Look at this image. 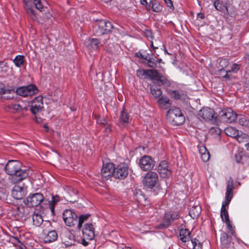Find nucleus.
<instances>
[{
  "mask_svg": "<svg viewBox=\"0 0 249 249\" xmlns=\"http://www.w3.org/2000/svg\"><path fill=\"white\" fill-rule=\"evenodd\" d=\"M7 174L11 176V181L13 184H17L26 178L30 170L22 167V163L18 160H9L4 167Z\"/></svg>",
  "mask_w": 249,
  "mask_h": 249,
  "instance_id": "obj_1",
  "label": "nucleus"
},
{
  "mask_svg": "<svg viewBox=\"0 0 249 249\" xmlns=\"http://www.w3.org/2000/svg\"><path fill=\"white\" fill-rule=\"evenodd\" d=\"M229 61L226 58L221 59L219 62V68L217 74H221L220 76L222 78H230V77H234V73H237L240 69V66L237 64H232L231 69L226 70L228 66Z\"/></svg>",
  "mask_w": 249,
  "mask_h": 249,
  "instance_id": "obj_2",
  "label": "nucleus"
},
{
  "mask_svg": "<svg viewBox=\"0 0 249 249\" xmlns=\"http://www.w3.org/2000/svg\"><path fill=\"white\" fill-rule=\"evenodd\" d=\"M24 7L27 10L28 16L33 20L37 19L35 13L33 9L34 5L39 11L42 12L45 10L44 0H23Z\"/></svg>",
  "mask_w": 249,
  "mask_h": 249,
  "instance_id": "obj_3",
  "label": "nucleus"
},
{
  "mask_svg": "<svg viewBox=\"0 0 249 249\" xmlns=\"http://www.w3.org/2000/svg\"><path fill=\"white\" fill-rule=\"evenodd\" d=\"M167 119L172 125H179L182 124L185 118L181 110L176 107H171L167 112Z\"/></svg>",
  "mask_w": 249,
  "mask_h": 249,
  "instance_id": "obj_4",
  "label": "nucleus"
},
{
  "mask_svg": "<svg viewBox=\"0 0 249 249\" xmlns=\"http://www.w3.org/2000/svg\"><path fill=\"white\" fill-rule=\"evenodd\" d=\"M113 28L111 23L107 20H96L93 25V31L97 36L107 34Z\"/></svg>",
  "mask_w": 249,
  "mask_h": 249,
  "instance_id": "obj_5",
  "label": "nucleus"
},
{
  "mask_svg": "<svg viewBox=\"0 0 249 249\" xmlns=\"http://www.w3.org/2000/svg\"><path fill=\"white\" fill-rule=\"evenodd\" d=\"M135 57L138 58L139 61L148 67L155 69L156 67V61L151 53H149L146 51L141 50L135 53Z\"/></svg>",
  "mask_w": 249,
  "mask_h": 249,
  "instance_id": "obj_6",
  "label": "nucleus"
},
{
  "mask_svg": "<svg viewBox=\"0 0 249 249\" xmlns=\"http://www.w3.org/2000/svg\"><path fill=\"white\" fill-rule=\"evenodd\" d=\"M179 217L178 213L177 212H170L165 213L162 217L161 223L157 225V229H164L167 228Z\"/></svg>",
  "mask_w": 249,
  "mask_h": 249,
  "instance_id": "obj_7",
  "label": "nucleus"
},
{
  "mask_svg": "<svg viewBox=\"0 0 249 249\" xmlns=\"http://www.w3.org/2000/svg\"><path fill=\"white\" fill-rule=\"evenodd\" d=\"M82 233L83 237L81 239V243L84 246H87L89 245V241L92 240L95 236L92 224H85L82 229Z\"/></svg>",
  "mask_w": 249,
  "mask_h": 249,
  "instance_id": "obj_8",
  "label": "nucleus"
},
{
  "mask_svg": "<svg viewBox=\"0 0 249 249\" xmlns=\"http://www.w3.org/2000/svg\"><path fill=\"white\" fill-rule=\"evenodd\" d=\"M213 2L214 8L222 13L227 14L231 16H234L235 14L234 10H231L228 8L229 5V0H211Z\"/></svg>",
  "mask_w": 249,
  "mask_h": 249,
  "instance_id": "obj_9",
  "label": "nucleus"
},
{
  "mask_svg": "<svg viewBox=\"0 0 249 249\" xmlns=\"http://www.w3.org/2000/svg\"><path fill=\"white\" fill-rule=\"evenodd\" d=\"M218 117L221 121L227 123H231L237 118L235 112L231 108L223 109L219 112Z\"/></svg>",
  "mask_w": 249,
  "mask_h": 249,
  "instance_id": "obj_10",
  "label": "nucleus"
},
{
  "mask_svg": "<svg viewBox=\"0 0 249 249\" xmlns=\"http://www.w3.org/2000/svg\"><path fill=\"white\" fill-rule=\"evenodd\" d=\"M44 200L43 195L40 193L30 194L24 200V203L29 207H36Z\"/></svg>",
  "mask_w": 249,
  "mask_h": 249,
  "instance_id": "obj_11",
  "label": "nucleus"
},
{
  "mask_svg": "<svg viewBox=\"0 0 249 249\" xmlns=\"http://www.w3.org/2000/svg\"><path fill=\"white\" fill-rule=\"evenodd\" d=\"M63 219L68 227H73L77 223V215L71 210H66L63 213Z\"/></svg>",
  "mask_w": 249,
  "mask_h": 249,
  "instance_id": "obj_12",
  "label": "nucleus"
},
{
  "mask_svg": "<svg viewBox=\"0 0 249 249\" xmlns=\"http://www.w3.org/2000/svg\"><path fill=\"white\" fill-rule=\"evenodd\" d=\"M38 90L35 85H29L27 86L18 88L16 90L17 93L23 97L32 96L38 93Z\"/></svg>",
  "mask_w": 249,
  "mask_h": 249,
  "instance_id": "obj_13",
  "label": "nucleus"
},
{
  "mask_svg": "<svg viewBox=\"0 0 249 249\" xmlns=\"http://www.w3.org/2000/svg\"><path fill=\"white\" fill-rule=\"evenodd\" d=\"M128 174V166L125 162H122L115 168L113 176L119 179H124Z\"/></svg>",
  "mask_w": 249,
  "mask_h": 249,
  "instance_id": "obj_14",
  "label": "nucleus"
},
{
  "mask_svg": "<svg viewBox=\"0 0 249 249\" xmlns=\"http://www.w3.org/2000/svg\"><path fill=\"white\" fill-rule=\"evenodd\" d=\"M139 166L143 171L152 169L155 165L154 160L149 156H144L139 160Z\"/></svg>",
  "mask_w": 249,
  "mask_h": 249,
  "instance_id": "obj_15",
  "label": "nucleus"
},
{
  "mask_svg": "<svg viewBox=\"0 0 249 249\" xmlns=\"http://www.w3.org/2000/svg\"><path fill=\"white\" fill-rule=\"evenodd\" d=\"M115 167L114 164L108 162L104 164L101 170V176L103 179L108 180L112 176L114 172Z\"/></svg>",
  "mask_w": 249,
  "mask_h": 249,
  "instance_id": "obj_16",
  "label": "nucleus"
},
{
  "mask_svg": "<svg viewBox=\"0 0 249 249\" xmlns=\"http://www.w3.org/2000/svg\"><path fill=\"white\" fill-rule=\"evenodd\" d=\"M143 184L145 188L153 189L156 185V173L148 172L143 179Z\"/></svg>",
  "mask_w": 249,
  "mask_h": 249,
  "instance_id": "obj_17",
  "label": "nucleus"
},
{
  "mask_svg": "<svg viewBox=\"0 0 249 249\" xmlns=\"http://www.w3.org/2000/svg\"><path fill=\"white\" fill-rule=\"evenodd\" d=\"M43 108V97L38 96L34 98L30 105V110L32 113L36 114L40 112Z\"/></svg>",
  "mask_w": 249,
  "mask_h": 249,
  "instance_id": "obj_18",
  "label": "nucleus"
},
{
  "mask_svg": "<svg viewBox=\"0 0 249 249\" xmlns=\"http://www.w3.org/2000/svg\"><path fill=\"white\" fill-rule=\"evenodd\" d=\"M12 196L16 199H21L26 194L25 189L23 187V184H16L12 190Z\"/></svg>",
  "mask_w": 249,
  "mask_h": 249,
  "instance_id": "obj_19",
  "label": "nucleus"
},
{
  "mask_svg": "<svg viewBox=\"0 0 249 249\" xmlns=\"http://www.w3.org/2000/svg\"><path fill=\"white\" fill-rule=\"evenodd\" d=\"M198 115L205 121H213L214 118V111L208 107H203L200 110Z\"/></svg>",
  "mask_w": 249,
  "mask_h": 249,
  "instance_id": "obj_20",
  "label": "nucleus"
},
{
  "mask_svg": "<svg viewBox=\"0 0 249 249\" xmlns=\"http://www.w3.org/2000/svg\"><path fill=\"white\" fill-rule=\"evenodd\" d=\"M233 180L231 178H230L227 182L225 201L222 203L224 205H229L231 202L233 196Z\"/></svg>",
  "mask_w": 249,
  "mask_h": 249,
  "instance_id": "obj_21",
  "label": "nucleus"
},
{
  "mask_svg": "<svg viewBox=\"0 0 249 249\" xmlns=\"http://www.w3.org/2000/svg\"><path fill=\"white\" fill-rule=\"evenodd\" d=\"M158 172L162 178H166L170 174V171L168 169V163L165 161H162L159 165Z\"/></svg>",
  "mask_w": 249,
  "mask_h": 249,
  "instance_id": "obj_22",
  "label": "nucleus"
},
{
  "mask_svg": "<svg viewBox=\"0 0 249 249\" xmlns=\"http://www.w3.org/2000/svg\"><path fill=\"white\" fill-rule=\"evenodd\" d=\"M12 213L13 216L17 219H20L24 215V208L22 205H15L12 207Z\"/></svg>",
  "mask_w": 249,
  "mask_h": 249,
  "instance_id": "obj_23",
  "label": "nucleus"
},
{
  "mask_svg": "<svg viewBox=\"0 0 249 249\" xmlns=\"http://www.w3.org/2000/svg\"><path fill=\"white\" fill-rule=\"evenodd\" d=\"M44 236L43 239L44 242L45 243H50L53 242L57 240L58 235L56 231L54 230H52L45 233V231H43Z\"/></svg>",
  "mask_w": 249,
  "mask_h": 249,
  "instance_id": "obj_24",
  "label": "nucleus"
},
{
  "mask_svg": "<svg viewBox=\"0 0 249 249\" xmlns=\"http://www.w3.org/2000/svg\"><path fill=\"white\" fill-rule=\"evenodd\" d=\"M156 70L139 69L137 71V75L139 78H155Z\"/></svg>",
  "mask_w": 249,
  "mask_h": 249,
  "instance_id": "obj_25",
  "label": "nucleus"
},
{
  "mask_svg": "<svg viewBox=\"0 0 249 249\" xmlns=\"http://www.w3.org/2000/svg\"><path fill=\"white\" fill-rule=\"evenodd\" d=\"M191 232L187 229H181L179 231V239L182 242L189 241Z\"/></svg>",
  "mask_w": 249,
  "mask_h": 249,
  "instance_id": "obj_26",
  "label": "nucleus"
},
{
  "mask_svg": "<svg viewBox=\"0 0 249 249\" xmlns=\"http://www.w3.org/2000/svg\"><path fill=\"white\" fill-rule=\"evenodd\" d=\"M201 212V207L199 205H196L190 209L189 215L192 218L195 219L199 215Z\"/></svg>",
  "mask_w": 249,
  "mask_h": 249,
  "instance_id": "obj_27",
  "label": "nucleus"
},
{
  "mask_svg": "<svg viewBox=\"0 0 249 249\" xmlns=\"http://www.w3.org/2000/svg\"><path fill=\"white\" fill-rule=\"evenodd\" d=\"M198 151L202 160L204 162L207 161L209 160L210 155L206 147L204 146H200Z\"/></svg>",
  "mask_w": 249,
  "mask_h": 249,
  "instance_id": "obj_28",
  "label": "nucleus"
},
{
  "mask_svg": "<svg viewBox=\"0 0 249 249\" xmlns=\"http://www.w3.org/2000/svg\"><path fill=\"white\" fill-rule=\"evenodd\" d=\"M33 225L36 227H39L43 222L42 215L38 213H34L32 215Z\"/></svg>",
  "mask_w": 249,
  "mask_h": 249,
  "instance_id": "obj_29",
  "label": "nucleus"
},
{
  "mask_svg": "<svg viewBox=\"0 0 249 249\" xmlns=\"http://www.w3.org/2000/svg\"><path fill=\"white\" fill-rule=\"evenodd\" d=\"M13 62L16 67L21 68L26 62L25 56L23 55H18L14 59Z\"/></svg>",
  "mask_w": 249,
  "mask_h": 249,
  "instance_id": "obj_30",
  "label": "nucleus"
},
{
  "mask_svg": "<svg viewBox=\"0 0 249 249\" xmlns=\"http://www.w3.org/2000/svg\"><path fill=\"white\" fill-rule=\"evenodd\" d=\"M225 132L227 136L235 138L239 136V131L233 127H228L225 129Z\"/></svg>",
  "mask_w": 249,
  "mask_h": 249,
  "instance_id": "obj_31",
  "label": "nucleus"
},
{
  "mask_svg": "<svg viewBox=\"0 0 249 249\" xmlns=\"http://www.w3.org/2000/svg\"><path fill=\"white\" fill-rule=\"evenodd\" d=\"M60 201V197L56 195L52 196V199L49 202V206L51 212L53 213H54V206L55 205Z\"/></svg>",
  "mask_w": 249,
  "mask_h": 249,
  "instance_id": "obj_32",
  "label": "nucleus"
},
{
  "mask_svg": "<svg viewBox=\"0 0 249 249\" xmlns=\"http://www.w3.org/2000/svg\"><path fill=\"white\" fill-rule=\"evenodd\" d=\"M220 240L222 245L224 248H229V245L231 244V237H229L226 233H223L221 234Z\"/></svg>",
  "mask_w": 249,
  "mask_h": 249,
  "instance_id": "obj_33",
  "label": "nucleus"
},
{
  "mask_svg": "<svg viewBox=\"0 0 249 249\" xmlns=\"http://www.w3.org/2000/svg\"><path fill=\"white\" fill-rule=\"evenodd\" d=\"M228 205H224V204H222L221 209V217L222 218V221H224L225 223L230 221L228 213L226 209V206Z\"/></svg>",
  "mask_w": 249,
  "mask_h": 249,
  "instance_id": "obj_34",
  "label": "nucleus"
},
{
  "mask_svg": "<svg viewBox=\"0 0 249 249\" xmlns=\"http://www.w3.org/2000/svg\"><path fill=\"white\" fill-rule=\"evenodd\" d=\"M159 106L160 107L163 109H166L170 106L169 100L167 98H161L159 99Z\"/></svg>",
  "mask_w": 249,
  "mask_h": 249,
  "instance_id": "obj_35",
  "label": "nucleus"
},
{
  "mask_svg": "<svg viewBox=\"0 0 249 249\" xmlns=\"http://www.w3.org/2000/svg\"><path fill=\"white\" fill-rule=\"evenodd\" d=\"M90 215L89 214H83L79 216L78 220L77 219V228L80 230L83 223L87 221L89 218Z\"/></svg>",
  "mask_w": 249,
  "mask_h": 249,
  "instance_id": "obj_36",
  "label": "nucleus"
},
{
  "mask_svg": "<svg viewBox=\"0 0 249 249\" xmlns=\"http://www.w3.org/2000/svg\"><path fill=\"white\" fill-rule=\"evenodd\" d=\"M129 115L128 113L124 110H123L121 112L120 117V122L122 125H124L128 123Z\"/></svg>",
  "mask_w": 249,
  "mask_h": 249,
  "instance_id": "obj_37",
  "label": "nucleus"
},
{
  "mask_svg": "<svg viewBox=\"0 0 249 249\" xmlns=\"http://www.w3.org/2000/svg\"><path fill=\"white\" fill-rule=\"evenodd\" d=\"M191 241L193 249H202V243L196 238H191Z\"/></svg>",
  "mask_w": 249,
  "mask_h": 249,
  "instance_id": "obj_38",
  "label": "nucleus"
},
{
  "mask_svg": "<svg viewBox=\"0 0 249 249\" xmlns=\"http://www.w3.org/2000/svg\"><path fill=\"white\" fill-rule=\"evenodd\" d=\"M8 93L9 95L7 96H4L7 99H11L14 98L15 94V90L14 89H6L4 88V92L0 94L1 95H5Z\"/></svg>",
  "mask_w": 249,
  "mask_h": 249,
  "instance_id": "obj_39",
  "label": "nucleus"
},
{
  "mask_svg": "<svg viewBox=\"0 0 249 249\" xmlns=\"http://www.w3.org/2000/svg\"><path fill=\"white\" fill-rule=\"evenodd\" d=\"M239 123L243 126H248L249 124V121L247 119L246 117L242 115L238 116Z\"/></svg>",
  "mask_w": 249,
  "mask_h": 249,
  "instance_id": "obj_40",
  "label": "nucleus"
},
{
  "mask_svg": "<svg viewBox=\"0 0 249 249\" xmlns=\"http://www.w3.org/2000/svg\"><path fill=\"white\" fill-rule=\"evenodd\" d=\"M99 44V41L98 39L92 38L90 40L89 45L90 46L93 50H95L98 48Z\"/></svg>",
  "mask_w": 249,
  "mask_h": 249,
  "instance_id": "obj_41",
  "label": "nucleus"
},
{
  "mask_svg": "<svg viewBox=\"0 0 249 249\" xmlns=\"http://www.w3.org/2000/svg\"><path fill=\"white\" fill-rule=\"evenodd\" d=\"M243 154L241 151H237L234 154V159L237 163H242Z\"/></svg>",
  "mask_w": 249,
  "mask_h": 249,
  "instance_id": "obj_42",
  "label": "nucleus"
},
{
  "mask_svg": "<svg viewBox=\"0 0 249 249\" xmlns=\"http://www.w3.org/2000/svg\"><path fill=\"white\" fill-rule=\"evenodd\" d=\"M9 107L11 110L16 112L19 111L23 109V107L19 104H11Z\"/></svg>",
  "mask_w": 249,
  "mask_h": 249,
  "instance_id": "obj_43",
  "label": "nucleus"
},
{
  "mask_svg": "<svg viewBox=\"0 0 249 249\" xmlns=\"http://www.w3.org/2000/svg\"><path fill=\"white\" fill-rule=\"evenodd\" d=\"M225 223L227 226V228H228V230L231 232V233L232 235L235 236V231H234V227H232V226L230 223V221H228V222H226Z\"/></svg>",
  "mask_w": 249,
  "mask_h": 249,
  "instance_id": "obj_44",
  "label": "nucleus"
},
{
  "mask_svg": "<svg viewBox=\"0 0 249 249\" xmlns=\"http://www.w3.org/2000/svg\"><path fill=\"white\" fill-rule=\"evenodd\" d=\"M135 197L136 200L140 203H142V199H144V196L143 195H142L141 194V193H139V192L136 193V194L135 196Z\"/></svg>",
  "mask_w": 249,
  "mask_h": 249,
  "instance_id": "obj_45",
  "label": "nucleus"
},
{
  "mask_svg": "<svg viewBox=\"0 0 249 249\" xmlns=\"http://www.w3.org/2000/svg\"><path fill=\"white\" fill-rule=\"evenodd\" d=\"M17 241V246L20 249H25L26 248L25 246L22 244L19 240L16 239Z\"/></svg>",
  "mask_w": 249,
  "mask_h": 249,
  "instance_id": "obj_46",
  "label": "nucleus"
},
{
  "mask_svg": "<svg viewBox=\"0 0 249 249\" xmlns=\"http://www.w3.org/2000/svg\"><path fill=\"white\" fill-rule=\"evenodd\" d=\"M173 96L174 98L176 99H180L181 95L178 91H173Z\"/></svg>",
  "mask_w": 249,
  "mask_h": 249,
  "instance_id": "obj_47",
  "label": "nucleus"
},
{
  "mask_svg": "<svg viewBox=\"0 0 249 249\" xmlns=\"http://www.w3.org/2000/svg\"><path fill=\"white\" fill-rule=\"evenodd\" d=\"M4 190L3 189H0V199H4L6 197V194L3 192Z\"/></svg>",
  "mask_w": 249,
  "mask_h": 249,
  "instance_id": "obj_48",
  "label": "nucleus"
},
{
  "mask_svg": "<svg viewBox=\"0 0 249 249\" xmlns=\"http://www.w3.org/2000/svg\"><path fill=\"white\" fill-rule=\"evenodd\" d=\"M104 127H105L104 131L107 134L109 133L111 131V127L108 124H106L104 126Z\"/></svg>",
  "mask_w": 249,
  "mask_h": 249,
  "instance_id": "obj_49",
  "label": "nucleus"
},
{
  "mask_svg": "<svg viewBox=\"0 0 249 249\" xmlns=\"http://www.w3.org/2000/svg\"><path fill=\"white\" fill-rule=\"evenodd\" d=\"M165 3L167 4V6L169 7H173V5L171 0H163Z\"/></svg>",
  "mask_w": 249,
  "mask_h": 249,
  "instance_id": "obj_50",
  "label": "nucleus"
},
{
  "mask_svg": "<svg viewBox=\"0 0 249 249\" xmlns=\"http://www.w3.org/2000/svg\"><path fill=\"white\" fill-rule=\"evenodd\" d=\"M97 123L99 124H101L105 126L106 124V121L104 119H97Z\"/></svg>",
  "mask_w": 249,
  "mask_h": 249,
  "instance_id": "obj_51",
  "label": "nucleus"
},
{
  "mask_svg": "<svg viewBox=\"0 0 249 249\" xmlns=\"http://www.w3.org/2000/svg\"><path fill=\"white\" fill-rule=\"evenodd\" d=\"M151 7V9L153 12H156V7L154 6V3L153 1H151L149 4V8Z\"/></svg>",
  "mask_w": 249,
  "mask_h": 249,
  "instance_id": "obj_52",
  "label": "nucleus"
},
{
  "mask_svg": "<svg viewBox=\"0 0 249 249\" xmlns=\"http://www.w3.org/2000/svg\"><path fill=\"white\" fill-rule=\"evenodd\" d=\"M145 34L146 36L148 38L150 37V38L152 39L153 38V36L152 35V33L150 31H146L145 33Z\"/></svg>",
  "mask_w": 249,
  "mask_h": 249,
  "instance_id": "obj_53",
  "label": "nucleus"
},
{
  "mask_svg": "<svg viewBox=\"0 0 249 249\" xmlns=\"http://www.w3.org/2000/svg\"><path fill=\"white\" fill-rule=\"evenodd\" d=\"M4 85L0 83V94L3 93L4 92Z\"/></svg>",
  "mask_w": 249,
  "mask_h": 249,
  "instance_id": "obj_54",
  "label": "nucleus"
},
{
  "mask_svg": "<svg viewBox=\"0 0 249 249\" xmlns=\"http://www.w3.org/2000/svg\"><path fill=\"white\" fill-rule=\"evenodd\" d=\"M245 61L249 65V54H246L245 56Z\"/></svg>",
  "mask_w": 249,
  "mask_h": 249,
  "instance_id": "obj_55",
  "label": "nucleus"
},
{
  "mask_svg": "<svg viewBox=\"0 0 249 249\" xmlns=\"http://www.w3.org/2000/svg\"><path fill=\"white\" fill-rule=\"evenodd\" d=\"M150 89H151V94L153 95V96L154 97H155V95H156V89H154L152 88H150Z\"/></svg>",
  "mask_w": 249,
  "mask_h": 249,
  "instance_id": "obj_56",
  "label": "nucleus"
},
{
  "mask_svg": "<svg viewBox=\"0 0 249 249\" xmlns=\"http://www.w3.org/2000/svg\"><path fill=\"white\" fill-rule=\"evenodd\" d=\"M157 78H163V76L158 71V70H157V75H156Z\"/></svg>",
  "mask_w": 249,
  "mask_h": 249,
  "instance_id": "obj_57",
  "label": "nucleus"
},
{
  "mask_svg": "<svg viewBox=\"0 0 249 249\" xmlns=\"http://www.w3.org/2000/svg\"><path fill=\"white\" fill-rule=\"evenodd\" d=\"M198 17L200 18L201 19H203L204 18V15L203 14L199 13L197 14Z\"/></svg>",
  "mask_w": 249,
  "mask_h": 249,
  "instance_id": "obj_58",
  "label": "nucleus"
},
{
  "mask_svg": "<svg viewBox=\"0 0 249 249\" xmlns=\"http://www.w3.org/2000/svg\"><path fill=\"white\" fill-rule=\"evenodd\" d=\"M140 1L142 5H146L147 3L146 0H140Z\"/></svg>",
  "mask_w": 249,
  "mask_h": 249,
  "instance_id": "obj_59",
  "label": "nucleus"
},
{
  "mask_svg": "<svg viewBox=\"0 0 249 249\" xmlns=\"http://www.w3.org/2000/svg\"><path fill=\"white\" fill-rule=\"evenodd\" d=\"M156 92H157V95H160L161 93V90L159 89H157Z\"/></svg>",
  "mask_w": 249,
  "mask_h": 249,
  "instance_id": "obj_60",
  "label": "nucleus"
},
{
  "mask_svg": "<svg viewBox=\"0 0 249 249\" xmlns=\"http://www.w3.org/2000/svg\"><path fill=\"white\" fill-rule=\"evenodd\" d=\"M122 249H132L130 247L125 246L124 248H123Z\"/></svg>",
  "mask_w": 249,
  "mask_h": 249,
  "instance_id": "obj_61",
  "label": "nucleus"
},
{
  "mask_svg": "<svg viewBox=\"0 0 249 249\" xmlns=\"http://www.w3.org/2000/svg\"><path fill=\"white\" fill-rule=\"evenodd\" d=\"M163 47H164V53H167L168 54H170L169 53L167 52V50L165 48V47L164 46H163Z\"/></svg>",
  "mask_w": 249,
  "mask_h": 249,
  "instance_id": "obj_62",
  "label": "nucleus"
},
{
  "mask_svg": "<svg viewBox=\"0 0 249 249\" xmlns=\"http://www.w3.org/2000/svg\"><path fill=\"white\" fill-rule=\"evenodd\" d=\"M44 224L49 225V226H50V225H51L50 223L48 221H45L44 222Z\"/></svg>",
  "mask_w": 249,
  "mask_h": 249,
  "instance_id": "obj_63",
  "label": "nucleus"
},
{
  "mask_svg": "<svg viewBox=\"0 0 249 249\" xmlns=\"http://www.w3.org/2000/svg\"><path fill=\"white\" fill-rule=\"evenodd\" d=\"M246 147L247 148V149L248 150H249V142L246 145Z\"/></svg>",
  "mask_w": 249,
  "mask_h": 249,
  "instance_id": "obj_64",
  "label": "nucleus"
}]
</instances>
